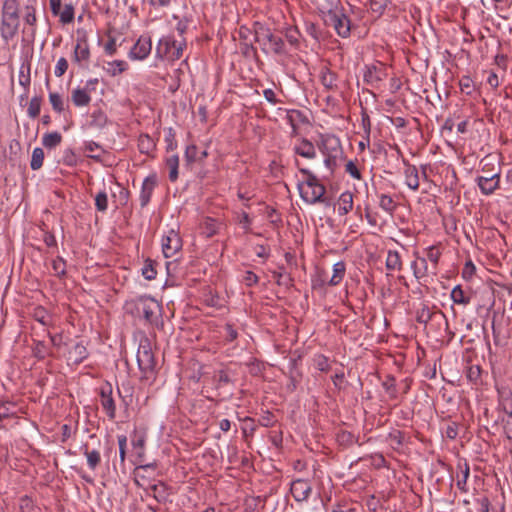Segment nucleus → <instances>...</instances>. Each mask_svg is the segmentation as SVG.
I'll use <instances>...</instances> for the list:
<instances>
[{
  "instance_id": "f257e3e1",
  "label": "nucleus",
  "mask_w": 512,
  "mask_h": 512,
  "mask_svg": "<svg viewBox=\"0 0 512 512\" xmlns=\"http://www.w3.org/2000/svg\"><path fill=\"white\" fill-rule=\"evenodd\" d=\"M294 165L305 177L304 181L298 184L302 200L311 205L316 203L330 205V201L325 197L326 188L318 177L309 169L301 167L298 159H295Z\"/></svg>"
},
{
  "instance_id": "f03ea898",
  "label": "nucleus",
  "mask_w": 512,
  "mask_h": 512,
  "mask_svg": "<svg viewBox=\"0 0 512 512\" xmlns=\"http://www.w3.org/2000/svg\"><path fill=\"white\" fill-rule=\"evenodd\" d=\"M123 310L135 319H143L153 324L161 315V305L154 298L146 295L131 298L125 301Z\"/></svg>"
},
{
  "instance_id": "7ed1b4c3",
  "label": "nucleus",
  "mask_w": 512,
  "mask_h": 512,
  "mask_svg": "<svg viewBox=\"0 0 512 512\" xmlns=\"http://www.w3.org/2000/svg\"><path fill=\"white\" fill-rule=\"evenodd\" d=\"M20 25L18 0H3L0 14V36L5 44L10 43L17 36Z\"/></svg>"
},
{
  "instance_id": "20e7f679",
  "label": "nucleus",
  "mask_w": 512,
  "mask_h": 512,
  "mask_svg": "<svg viewBox=\"0 0 512 512\" xmlns=\"http://www.w3.org/2000/svg\"><path fill=\"white\" fill-rule=\"evenodd\" d=\"M319 149L325 157V166L330 171H333L337 166L338 160L342 157L343 154L339 138L334 135L323 136L319 144Z\"/></svg>"
},
{
  "instance_id": "39448f33",
  "label": "nucleus",
  "mask_w": 512,
  "mask_h": 512,
  "mask_svg": "<svg viewBox=\"0 0 512 512\" xmlns=\"http://www.w3.org/2000/svg\"><path fill=\"white\" fill-rule=\"evenodd\" d=\"M184 47L185 43L183 41L166 36L159 40L156 47V55L160 58H168L174 61L182 56Z\"/></svg>"
},
{
  "instance_id": "423d86ee",
  "label": "nucleus",
  "mask_w": 512,
  "mask_h": 512,
  "mask_svg": "<svg viewBox=\"0 0 512 512\" xmlns=\"http://www.w3.org/2000/svg\"><path fill=\"white\" fill-rule=\"evenodd\" d=\"M325 22L327 25L332 26L340 37L346 38L350 35V20L343 12L339 10L329 11Z\"/></svg>"
},
{
  "instance_id": "0eeeda50",
  "label": "nucleus",
  "mask_w": 512,
  "mask_h": 512,
  "mask_svg": "<svg viewBox=\"0 0 512 512\" xmlns=\"http://www.w3.org/2000/svg\"><path fill=\"white\" fill-rule=\"evenodd\" d=\"M49 6L52 15L58 17L62 25L74 21L75 8L72 3H67L62 7V0H49Z\"/></svg>"
},
{
  "instance_id": "6e6552de",
  "label": "nucleus",
  "mask_w": 512,
  "mask_h": 512,
  "mask_svg": "<svg viewBox=\"0 0 512 512\" xmlns=\"http://www.w3.org/2000/svg\"><path fill=\"white\" fill-rule=\"evenodd\" d=\"M387 77L386 68L382 63L367 65L363 74L366 84L377 87Z\"/></svg>"
},
{
  "instance_id": "1a4fd4ad",
  "label": "nucleus",
  "mask_w": 512,
  "mask_h": 512,
  "mask_svg": "<svg viewBox=\"0 0 512 512\" xmlns=\"http://www.w3.org/2000/svg\"><path fill=\"white\" fill-rule=\"evenodd\" d=\"M161 245L164 256L166 258H171L180 251L182 247V240L176 231L170 230L165 236H163Z\"/></svg>"
},
{
  "instance_id": "9d476101",
  "label": "nucleus",
  "mask_w": 512,
  "mask_h": 512,
  "mask_svg": "<svg viewBox=\"0 0 512 512\" xmlns=\"http://www.w3.org/2000/svg\"><path fill=\"white\" fill-rule=\"evenodd\" d=\"M290 492L297 502L306 501L312 492V486L308 480L296 479L291 483Z\"/></svg>"
},
{
  "instance_id": "9b49d317",
  "label": "nucleus",
  "mask_w": 512,
  "mask_h": 512,
  "mask_svg": "<svg viewBox=\"0 0 512 512\" xmlns=\"http://www.w3.org/2000/svg\"><path fill=\"white\" fill-rule=\"evenodd\" d=\"M100 403L108 418L114 420L116 417V405L112 397V387L110 385L101 388Z\"/></svg>"
},
{
  "instance_id": "f8f14e48",
  "label": "nucleus",
  "mask_w": 512,
  "mask_h": 512,
  "mask_svg": "<svg viewBox=\"0 0 512 512\" xmlns=\"http://www.w3.org/2000/svg\"><path fill=\"white\" fill-rule=\"evenodd\" d=\"M292 150L295 155L303 157L308 160L315 159L317 156L314 144L306 138H299L295 142Z\"/></svg>"
},
{
  "instance_id": "ddd939ff",
  "label": "nucleus",
  "mask_w": 512,
  "mask_h": 512,
  "mask_svg": "<svg viewBox=\"0 0 512 512\" xmlns=\"http://www.w3.org/2000/svg\"><path fill=\"white\" fill-rule=\"evenodd\" d=\"M151 49V39L147 36H141L130 50L129 56L132 59L143 60L150 54Z\"/></svg>"
},
{
  "instance_id": "4468645a",
  "label": "nucleus",
  "mask_w": 512,
  "mask_h": 512,
  "mask_svg": "<svg viewBox=\"0 0 512 512\" xmlns=\"http://www.w3.org/2000/svg\"><path fill=\"white\" fill-rule=\"evenodd\" d=\"M139 368L147 373L152 372L155 367V359L149 346L141 345L137 353Z\"/></svg>"
},
{
  "instance_id": "2eb2a0df",
  "label": "nucleus",
  "mask_w": 512,
  "mask_h": 512,
  "mask_svg": "<svg viewBox=\"0 0 512 512\" xmlns=\"http://www.w3.org/2000/svg\"><path fill=\"white\" fill-rule=\"evenodd\" d=\"M157 186V175L156 174H150L147 176L142 183L141 191H140V205L142 208L148 205L150 202V199L152 197V194Z\"/></svg>"
},
{
  "instance_id": "dca6fc26",
  "label": "nucleus",
  "mask_w": 512,
  "mask_h": 512,
  "mask_svg": "<svg viewBox=\"0 0 512 512\" xmlns=\"http://www.w3.org/2000/svg\"><path fill=\"white\" fill-rule=\"evenodd\" d=\"M476 181L481 192L490 195L499 187L500 173L496 172L489 177L478 176Z\"/></svg>"
},
{
  "instance_id": "f3484780",
  "label": "nucleus",
  "mask_w": 512,
  "mask_h": 512,
  "mask_svg": "<svg viewBox=\"0 0 512 512\" xmlns=\"http://www.w3.org/2000/svg\"><path fill=\"white\" fill-rule=\"evenodd\" d=\"M23 21L28 27V32L34 36L37 30V9L34 3H28L23 10Z\"/></svg>"
},
{
  "instance_id": "a211bd4d",
  "label": "nucleus",
  "mask_w": 512,
  "mask_h": 512,
  "mask_svg": "<svg viewBox=\"0 0 512 512\" xmlns=\"http://www.w3.org/2000/svg\"><path fill=\"white\" fill-rule=\"evenodd\" d=\"M411 268L414 276L419 280L431 274V266L423 256H416V259L411 263Z\"/></svg>"
},
{
  "instance_id": "6ab92c4d",
  "label": "nucleus",
  "mask_w": 512,
  "mask_h": 512,
  "mask_svg": "<svg viewBox=\"0 0 512 512\" xmlns=\"http://www.w3.org/2000/svg\"><path fill=\"white\" fill-rule=\"evenodd\" d=\"M286 120L292 129L291 136H297L299 134V126L307 122L303 113L294 109L287 111Z\"/></svg>"
},
{
  "instance_id": "aec40b11",
  "label": "nucleus",
  "mask_w": 512,
  "mask_h": 512,
  "mask_svg": "<svg viewBox=\"0 0 512 512\" xmlns=\"http://www.w3.org/2000/svg\"><path fill=\"white\" fill-rule=\"evenodd\" d=\"M423 254L427 262L430 263L431 266V275L437 274V266L439 263V259L442 255L440 248L437 245H432L424 249Z\"/></svg>"
},
{
  "instance_id": "412c9836",
  "label": "nucleus",
  "mask_w": 512,
  "mask_h": 512,
  "mask_svg": "<svg viewBox=\"0 0 512 512\" xmlns=\"http://www.w3.org/2000/svg\"><path fill=\"white\" fill-rule=\"evenodd\" d=\"M404 175L406 185L414 191L418 190L420 179L417 168L414 165L405 164Z\"/></svg>"
},
{
  "instance_id": "4be33fe9",
  "label": "nucleus",
  "mask_w": 512,
  "mask_h": 512,
  "mask_svg": "<svg viewBox=\"0 0 512 512\" xmlns=\"http://www.w3.org/2000/svg\"><path fill=\"white\" fill-rule=\"evenodd\" d=\"M498 400L504 414L512 412V391L508 387L498 388Z\"/></svg>"
},
{
  "instance_id": "5701e85b",
  "label": "nucleus",
  "mask_w": 512,
  "mask_h": 512,
  "mask_svg": "<svg viewBox=\"0 0 512 512\" xmlns=\"http://www.w3.org/2000/svg\"><path fill=\"white\" fill-rule=\"evenodd\" d=\"M90 57V50L87 40L85 38H79L74 48V61L81 63L88 61Z\"/></svg>"
},
{
  "instance_id": "b1692460",
  "label": "nucleus",
  "mask_w": 512,
  "mask_h": 512,
  "mask_svg": "<svg viewBox=\"0 0 512 512\" xmlns=\"http://www.w3.org/2000/svg\"><path fill=\"white\" fill-rule=\"evenodd\" d=\"M71 100L76 107L87 106L91 101V96L86 88H75L71 92Z\"/></svg>"
},
{
  "instance_id": "393cba45",
  "label": "nucleus",
  "mask_w": 512,
  "mask_h": 512,
  "mask_svg": "<svg viewBox=\"0 0 512 512\" xmlns=\"http://www.w3.org/2000/svg\"><path fill=\"white\" fill-rule=\"evenodd\" d=\"M353 208V194L349 191L343 192L337 201L338 214L343 216L348 214Z\"/></svg>"
},
{
  "instance_id": "a878e982",
  "label": "nucleus",
  "mask_w": 512,
  "mask_h": 512,
  "mask_svg": "<svg viewBox=\"0 0 512 512\" xmlns=\"http://www.w3.org/2000/svg\"><path fill=\"white\" fill-rule=\"evenodd\" d=\"M320 81L322 85L328 90L337 89V75L329 68L323 67L320 71Z\"/></svg>"
},
{
  "instance_id": "bb28decb",
  "label": "nucleus",
  "mask_w": 512,
  "mask_h": 512,
  "mask_svg": "<svg viewBox=\"0 0 512 512\" xmlns=\"http://www.w3.org/2000/svg\"><path fill=\"white\" fill-rule=\"evenodd\" d=\"M458 469H459V473H457V475H456V486L462 492H467L466 484H467V480L470 475L469 465L466 462L459 463Z\"/></svg>"
},
{
  "instance_id": "cd10ccee",
  "label": "nucleus",
  "mask_w": 512,
  "mask_h": 512,
  "mask_svg": "<svg viewBox=\"0 0 512 512\" xmlns=\"http://www.w3.org/2000/svg\"><path fill=\"white\" fill-rule=\"evenodd\" d=\"M88 356V352L86 347L82 343H76L69 350V360H71L74 364L81 363Z\"/></svg>"
},
{
  "instance_id": "c85d7f7f",
  "label": "nucleus",
  "mask_w": 512,
  "mask_h": 512,
  "mask_svg": "<svg viewBox=\"0 0 512 512\" xmlns=\"http://www.w3.org/2000/svg\"><path fill=\"white\" fill-rule=\"evenodd\" d=\"M84 151L87 153V157L95 160H100L105 153L102 146L95 141L84 142Z\"/></svg>"
},
{
  "instance_id": "c756f323",
  "label": "nucleus",
  "mask_w": 512,
  "mask_h": 512,
  "mask_svg": "<svg viewBox=\"0 0 512 512\" xmlns=\"http://www.w3.org/2000/svg\"><path fill=\"white\" fill-rule=\"evenodd\" d=\"M165 164L169 169V180L175 182L178 179L179 156L177 154L167 156Z\"/></svg>"
},
{
  "instance_id": "7c9ffc66",
  "label": "nucleus",
  "mask_w": 512,
  "mask_h": 512,
  "mask_svg": "<svg viewBox=\"0 0 512 512\" xmlns=\"http://www.w3.org/2000/svg\"><path fill=\"white\" fill-rule=\"evenodd\" d=\"M385 266L391 271H400L402 269V260L397 251L389 250L386 257Z\"/></svg>"
},
{
  "instance_id": "2f4dec72",
  "label": "nucleus",
  "mask_w": 512,
  "mask_h": 512,
  "mask_svg": "<svg viewBox=\"0 0 512 512\" xmlns=\"http://www.w3.org/2000/svg\"><path fill=\"white\" fill-rule=\"evenodd\" d=\"M83 454L86 456L87 465L91 470H95L101 462L100 452L96 449L89 451L87 445L82 447Z\"/></svg>"
},
{
  "instance_id": "473e14b6",
  "label": "nucleus",
  "mask_w": 512,
  "mask_h": 512,
  "mask_svg": "<svg viewBox=\"0 0 512 512\" xmlns=\"http://www.w3.org/2000/svg\"><path fill=\"white\" fill-rule=\"evenodd\" d=\"M62 139H63L62 135L59 132H57V131L49 132V133H46L43 135L42 145L45 148L53 149L56 146L60 145V143L62 142Z\"/></svg>"
},
{
  "instance_id": "72a5a7b5",
  "label": "nucleus",
  "mask_w": 512,
  "mask_h": 512,
  "mask_svg": "<svg viewBox=\"0 0 512 512\" xmlns=\"http://www.w3.org/2000/svg\"><path fill=\"white\" fill-rule=\"evenodd\" d=\"M345 270H346V266L343 261H339V262L335 263L333 265V275L328 282L329 285H331V286L338 285L342 281V279L345 275Z\"/></svg>"
},
{
  "instance_id": "f704fd0d",
  "label": "nucleus",
  "mask_w": 512,
  "mask_h": 512,
  "mask_svg": "<svg viewBox=\"0 0 512 512\" xmlns=\"http://www.w3.org/2000/svg\"><path fill=\"white\" fill-rule=\"evenodd\" d=\"M49 102L52 106V109L56 113H62L65 111L66 101L64 97L57 93V92H50L49 93Z\"/></svg>"
},
{
  "instance_id": "c9c22d12",
  "label": "nucleus",
  "mask_w": 512,
  "mask_h": 512,
  "mask_svg": "<svg viewBox=\"0 0 512 512\" xmlns=\"http://www.w3.org/2000/svg\"><path fill=\"white\" fill-rule=\"evenodd\" d=\"M379 206L385 212L392 214L397 208V203L393 200V198L390 195L381 194L379 196Z\"/></svg>"
},
{
  "instance_id": "e433bc0d",
  "label": "nucleus",
  "mask_w": 512,
  "mask_h": 512,
  "mask_svg": "<svg viewBox=\"0 0 512 512\" xmlns=\"http://www.w3.org/2000/svg\"><path fill=\"white\" fill-rule=\"evenodd\" d=\"M42 98L39 96H34L31 98L28 108L27 114L30 118L35 119L39 116L41 111Z\"/></svg>"
},
{
  "instance_id": "4c0bfd02",
  "label": "nucleus",
  "mask_w": 512,
  "mask_h": 512,
  "mask_svg": "<svg viewBox=\"0 0 512 512\" xmlns=\"http://www.w3.org/2000/svg\"><path fill=\"white\" fill-rule=\"evenodd\" d=\"M108 118L101 110H96L91 114L90 126L95 128H103L106 126Z\"/></svg>"
},
{
  "instance_id": "58836bf2",
  "label": "nucleus",
  "mask_w": 512,
  "mask_h": 512,
  "mask_svg": "<svg viewBox=\"0 0 512 512\" xmlns=\"http://www.w3.org/2000/svg\"><path fill=\"white\" fill-rule=\"evenodd\" d=\"M154 147V141L149 135H140L138 139V148L141 153L149 154V152L152 151Z\"/></svg>"
},
{
  "instance_id": "ea45409f",
  "label": "nucleus",
  "mask_w": 512,
  "mask_h": 512,
  "mask_svg": "<svg viewBox=\"0 0 512 512\" xmlns=\"http://www.w3.org/2000/svg\"><path fill=\"white\" fill-rule=\"evenodd\" d=\"M107 72L112 76L123 73L127 68L128 64L123 60H114L107 63Z\"/></svg>"
},
{
  "instance_id": "a19ab883",
  "label": "nucleus",
  "mask_w": 512,
  "mask_h": 512,
  "mask_svg": "<svg viewBox=\"0 0 512 512\" xmlns=\"http://www.w3.org/2000/svg\"><path fill=\"white\" fill-rule=\"evenodd\" d=\"M44 161V151L36 147L32 151L30 166L32 170H38L42 167Z\"/></svg>"
},
{
  "instance_id": "79ce46f5",
  "label": "nucleus",
  "mask_w": 512,
  "mask_h": 512,
  "mask_svg": "<svg viewBox=\"0 0 512 512\" xmlns=\"http://www.w3.org/2000/svg\"><path fill=\"white\" fill-rule=\"evenodd\" d=\"M451 299L454 303L467 305L470 299L465 296V293L460 285L455 286L451 291Z\"/></svg>"
},
{
  "instance_id": "37998d69",
  "label": "nucleus",
  "mask_w": 512,
  "mask_h": 512,
  "mask_svg": "<svg viewBox=\"0 0 512 512\" xmlns=\"http://www.w3.org/2000/svg\"><path fill=\"white\" fill-rule=\"evenodd\" d=\"M383 387L391 399L397 398L396 381L394 377H387V379L383 382Z\"/></svg>"
},
{
  "instance_id": "c03bdc74",
  "label": "nucleus",
  "mask_w": 512,
  "mask_h": 512,
  "mask_svg": "<svg viewBox=\"0 0 512 512\" xmlns=\"http://www.w3.org/2000/svg\"><path fill=\"white\" fill-rule=\"evenodd\" d=\"M52 269L54 274L58 277H62L66 274V262L62 257H57L52 261Z\"/></svg>"
},
{
  "instance_id": "a18cd8bd",
  "label": "nucleus",
  "mask_w": 512,
  "mask_h": 512,
  "mask_svg": "<svg viewBox=\"0 0 512 512\" xmlns=\"http://www.w3.org/2000/svg\"><path fill=\"white\" fill-rule=\"evenodd\" d=\"M389 0H368L369 8L372 12L381 15L386 9Z\"/></svg>"
},
{
  "instance_id": "49530a36",
  "label": "nucleus",
  "mask_w": 512,
  "mask_h": 512,
  "mask_svg": "<svg viewBox=\"0 0 512 512\" xmlns=\"http://www.w3.org/2000/svg\"><path fill=\"white\" fill-rule=\"evenodd\" d=\"M95 206L100 212H105L107 210L108 197L105 191H101L95 196Z\"/></svg>"
},
{
  "instance_id": "de8ad7c7",
  "label": "nucleus",
  "mask_w": 512,
  "mask_h": 512,
  "mask_svg": "<svg viewBox=\"0 0 512 512\" xmlns=\"http://www.w3.org/2000/svg\"><path fill=\"white\" fill-rule=\"evenodd\" d=\"M142 275L147 280H153L156 278L157 271L154 268V264L151 260H147L142 267Z\"/></svg>"
},
{
  "instance_id": "09e8293b",
  "label": "nucleus",
  "mask_w": 512,
  "mask_h": 512,
  "mask_svg": "<svg viewBox=\"0 0 512 512\" xmlns=\"http://www.w3.org/2000/svg\"><path fill=\"white\" fill-rule=\"evenodd\" d=\"M503 431L506 437L512 440V412L502 417Z\"/></svg>"
},
{
  "instance_id": "8fccbe9b",
  "label": "nucleus",
  "mask_w": 512,
  "mask_h": 512,
  "mask_svg": "<svg viewBox=\"0 0 512 512\" xmlns=\"http://www.w3.org/2000/svg\"><path fill=\"white\" fill-rule=\"evenodd\" d=\"M199 159V152L196 145H189L186 147L185 150V160L187 163H193L195 161H198Z\"/></svg>"
},
{
  "instance_id": "3c124183",
  "label": "nucleus",
  "mask_w": 512,
  "mask_h": 512,
  "mask_svg": "<svg viewBox=\"0 0 512 512\" xmlns=\"http://www.w3.org/2000/svg\"><path fill=\"white\" fill-rule=\"evenodd\" d=\"M267 39L273 47L275 53H280L284 47V41L281 37L275 36L271 33L267 35Z\"/></svg>"
},
{
  "instance_id": "603ef678",
  "label": "nucleus",
  "mask_w": 512,
  "mask_h": 512,
  "mask_svg": "<svg viewBox=\"0 0 512 512\" xmlns=\"http://www.w3.org/2000/svg\"><path fill=\"white\" fill-rule=\"evenodd\" d=\"M67 69H68V61L66 60V58H64V57L59 58L56 63V66H55V70H54L55 76H57V77L63 76L66 73Z\"/></svg>"
},
{
  "instance_id": "864d4df0",
  "label": "nucleus",
  "mask_w": 512,
  "mask_h": 512,
  "mask_svg": "<svg viewBox=\"0 0 512 512\" xmlns=\"http://www.w3.org/2000/svg\"><path fill=\"white\" fill-rule=\"evenodd\" d=\"M345 172L348 173L354 179H361L360 170L353 161L347 162V164L345 165Z\"/></svg>"
},
{
  "instance_id": "5fc2aeb1",
  "label": "nucleus",
  "mask_w": 512,
  "mask_h": 512,
  "mask_svg": "<svg viewBox=\"0 0 512 512\" xmlns=\"http://www.w3.org/2000/svg\"><path fill=\"white\" fill-rule=\"evenodd\" d=\"M63 163L70 167L75 166L77 164L76 155L72 149H66L64 151Z\"/></svg>"
},
{
  "instance_id": "6e6d98bb",
  "label": "nucleus",
  "mask_w": 512,
  "mask_h": 512,
  "mask_svg": "<svg viewBox=\"0 0 512 512\" xmlns=\"http://www.w3.org/2000/svg\"><path fill=\"white\" fill-rule=\"evenodd\" d=\"M117 439L119 445V456L121 462L123 463L126 456L127 437L125 435H119Z\"/></svg>"
},
{
  "instance_id": "4d7b16f0",
  "label": "nucleus",
  "mask_w": 512,
  "mask_h": 512,
  "mask_svg": "<svg viewBox=\"0 0 512 512\" xmlns=\"http://www.w3.org/2000/svg\"><path fill=\"white\" fill-rule=\"evenodd\" d=\"M152 491H153V496L154 498L158 501V502H161L165 499V486L163 484H159V485H153L151 487Z\"/></svg>"
},
{
  "instance_id": "13d9d810",
  "label": "nucleus",
  "mask_w": 512,
  "mask_h": 512,
  "mask_svg": "<svg viewBox=\"0 0 512 512\" xmlns=\"http://www.w3.org/2000/svg\"><path fill=\"white\" fill-rule=\"evenodd\" d=\"M165 142L167 152L174 151L177 148V142L175 140V135L172 132V129L169 130L168 135L165 137Z\"/></svg>"
},
{
  "instance_id": "bf43d9fd",
  "label": "nucleus",
  "mask_w": 512,
  "mask_h": 512,
  "mask_svg": "<svg viewBox=\"0 0 512 512\" xmlns=\"http://www.w3.org/2000/svg\"><path fill=\"white\" fill-rule=\"evenodd\" d=\"M238 222L239 224L242 225L243 229L245 230L246 233L250 232V226H251V219L249 217V215L246 213V212H242L239 216H238Z\"/></svg>"
},
{
  "instance_id": "052dcab7",
  "label": "nucleus",
  "mask_w": 512,
  "mask_h": 512,
  "mask_svg": "<svg viewBox=\"0 0 512 512\" xmlns=\"http://www.w3.org/2000/svg\"><path fill=\"white\" fill-rule=\"evenodd\" d=\"M104 51L109 56H113L116 53L117 45L116 40L114 38H109V40L104 46Z\"/></svg>"
},
{
  "instance_id": "680f3d73",
  "label": "nucleus",
  "mask_w": 512,
  "mask_h": 512,
  "mask_svg": "<svg viewBox=\"0 0 512 512\" xmlns=\"http://www.w3.org/2000/svg\"><path fill=\"white\" fill-rule=\"evenodd\" d=\"M205 227L208 237H211L217 233L216 222L213 219L207 218L205 220Z\"/></svg>"
},
{
  "instance_id": "e2e57ef3",
  "label": "nucleus",
  "mask_w": 512,
  "mask_h": 512,
  "mask_svg": "<svg viewBox=\"0 0 512 512\" xmlns=\"http://www.w3.org/2000/svg\"><path fill=\"white\" fill-rule=\"evenodd\" d=\"M243 280L247 286H253L258 283L259 278L252 271H246Z\"/></svg>"
},
{
  "instance_id": "0e129e2a",
  "label": "nucleus",
  "mask_w": 512,
  "mask_h": 512,
  "mask_svg": "<svg viewBox=\"0 0 512 512\" xmlns=\"http://www.w3.org/2000/svg\"><path fill=\"white\" fill-rule=\"evenodd\" d=\"M431 319V312L428 308H423L417 312V321L419 323H427Z\"/></svg>"
},
{
  "instance_id": "69168bd1",
  "label": "nucleus",
  "mask_w": 512,
  "mask_h": 512,
  "mask_svg": "<svg viewBox=\"0 0 512 512\" xmlns=\"http://www.w3.org/2000/svg\"><path fill=\"white\" fill-rule=\"evenodd\" d=\"M215 379L218 382V386H223L230 382V378L224 370L218 371L215 374Z\"/></svg>"
},
{
  "instance_id": "338daca9",
  "label": "nucleus",
  "mask_w": 512,
  "mask_h": 512,
  "mask_svg": "<svg viewBox=\"0 0 512 512\" xmlns=\"http://www.w3.org/2000/svg\"><path fill=\"white\" fill-rule=\"evenodd\" d=\"M48 354L45 345L42 342H37L34 348V355L38 359H43Z\"/></svg>"
},
{
  "instance_id": "774afa93",
  "label": "nucleus",
  "mask_w": 512,
  "mask_h": 512,
  "mask_svg": "<svg viewBox=\"0 0 512 512\" xmlns=\"http://www.w3.org/2000/svg\"><path fill=\"white\" fill-rule=\"evenodd\" d=\"M43 241L48 247H56L57 246L56 238H55L54 234H52L50 232L44 233Z\"/></svg>"
}]
</instances>
